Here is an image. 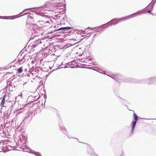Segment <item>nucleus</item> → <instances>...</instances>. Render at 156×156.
<instances>
[{
    "mask_svg": "<svg viewBox=\"0 0 156 156\" xmlns=\"http://www.w3.org/2000/svg\"><path fill=\"white\" fill-rule=\"evenodd\" d=\"M23 70L22 68L20 67L17 70V72L19 73H22Z\"/></svg>",
    "mask_w": 156,
    "mask_h": 156,
    "instance_id": "nucleus-4",
    "label": "nucleus"
},
{
    "mask_svg": "<svg viewBox=\"0 0 156 156\" xmlns=\"http://www.w3.org/2000/svg\"><path fill=\"white\" fill-rule=\"evenodd\" d=\"M6 95L5 94L4 95V96L3 98H2V101L1 103V105L2 107L4 106V103L5 102V98L6 97Z\"/></svg>",
    "mask_w": 156,
    "mask_h": 156,
    "instance_id": "nucleus-2",
    "label": "nucleus"
},
{
    "mask_svg": "<svg viewBox=\"0 0 156 156\" xmlns=\"http://www.w3.org/2000/svg\"><path fill=\"white\" fill-rule=\"evenodd\" d=\"M133 119H134V120L133 121L132 123V132H133L134 129L135 128V125H136L137 121L138 120V116L137 115L135 114H133Z\"/></svg>",
    "mask_w": 156,
    "mask_h": 156,
    "instance_id": "nucleus-1",
    "label": "nucleus"
},
{
    "mask_svg": "<svg viewBox=\"0 0 156 156\" xmlns=\"http://www.w3.org/2000/svg\"><path fill=\"white\" fill-rule=\"evenodd\" d=\"M126 18H127V17L123 18H122V19H125Z\"/></svg>",
    "mask_w": 156,
    "mask_h": 156,
    "instance_id": "nucleus-6",
    "label": "nucleus"
},
{
    "mask_svg": "<svg viewBox=\"0 0 156 156\" xmlns=\"http://www.w3.org/2000/svg\"><path fill=\"white\" fill-rule=\"evenodd\" d=\"M72 28L70 27H63L60 28L58 30H66V29H71Z\"/></svg>",
    "mask_w": 156,
    "mask_h": 156,
    "instance_id": "nucleus-3",
    "label": "nucleus"
},
{
    "mask_svg": "<svg viewBox=\"0 0 156 156\" xmlns=\"http://www.w3.org/2000/svg\"><path fill=\"white\" fill-rule=\"evenodd\" d=\"M117 79H117L116 78V79H115V80H117Z\"/></svg>",
    "mask_w": 156,
    "mask_h": 156,
    "instance_id": "nucleus-7",
    "label": "nucleus"
},
{
    "mask_svg": "<svg viewBox=\"0 0 156 156\" xmlns=\"http://www.w3.org/2000/svg\"><path fill=\"white\" fill-rule=\"evenodd\" d=\"M90 35H89V36H88V37H90Z\"/></svg>",
    "mask_w": 156,
    "mask_h": 156,
    "instance_id": "nucleus-8",
    "label": "nucleus"
},
{
    "mask_svg": "<svg viewBox=\"0 0 156 156\" xmlns=\"http://www.w3.org/2000/svg\"><path fill=\"white\" fill-rule=\"evenodd\" d=\"M146 12L147 13H150V14H151V13L152 15H153V13H152V12H151V11L150 10H148Z\"/></svg>",
    "mask_w": 156,
    "mask_h": 156,
    "instance_id": "nucleus-5",
    "label": "nucleus"
}]
</instances>
